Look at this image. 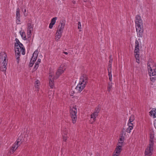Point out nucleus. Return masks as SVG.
<instances>
[{
    "mask_svg": "<svg viewBox=\"0 0 156 156\" xmlns=\"http://www.w3.org/2000/svg\"><path fill=\"white\" fill-rule=\"evenodd\" d=\"M63 138H67V132L66 130H65L64 131H63Z\"/></svg>",
    "mask_w": 156,
    "mask_h": 156,
    "instance_id": "obj_30",
    "label": "nucleus"
},
{
    "mask_svg": "<svg viewBox=\"0 0 156 156\" xmlns=\"http://www.w3.org/2000/svg\"><path fill=\"white\" fill-rule=\"evenodd\" d=\"M119 154H117L115 153V154H114L113 156H119Z\"/></svg>",
    "mask_w": 156,
    "mask_h": 156,
    "instance_id": "obj_41",
    "label": "nucleus"
},
{
    "mask_svg": "<svg viewBox=\"0 0 156 156\" xmlns=\"http://www.w3.org/2000/svg\"><path fill=\"white\" fill-rule=\"evenodd\" d=\"M154 136L153 134H151L150 135V140L149 143H151V142H153L154 143Z\"/></svg>",
    "mask_w": 156,
    "mask_h": 156,
    "instance_id": "obj_26",
    "label": "nucleus"
},
{
    "mask_svg": "<svg viewBox=\"0 0 156 156\" xmlns=\"http://www.w3.org/2000/svg\"><path fill=\"white\" fill-rule=\"evenodd\" d=\"M98 117V112H94L93 114L91 115L90 121H92V123L94 121H95L96 118Z\"/></svg>",
    "mask_w": 156,
    "mask_h": 156,
    "instance_id": "obj_18",
    "label": "nucleus"
},
{
    "mask_svg": "<svg viewBox=\"0 0 156 156\" xmlns=\"http://www.w3.org/2000/svg\"><path fill=\"white\" fill-rule=\"evenodd\" d=\"M63 140L64 141H66L67 140V138H63Z\"/></svg>",
    "mask_w": 156,
    "mask_h": 156,
    "instance_id": "obj_42",
    "label": "nucleus"
},
{
    "mask_svg": "<svg viewBox=\"0 0 156 156\" xmlns=\"http://www.w3.org/2000/svg\"><path fill=\"white\" fill-rule=\"evenodd\" d=\"M40 63L39 62H36L34 67V69H35V70H36L37 69L38 67L39 66V64Z\"/></svg>",
    "mask_w": 156,
    "mask_h": 156,
    "instance_id": "obj_28",
    "label": "nucleus"
},
{
    "mask_svg": "<svg viewBox=\"0 0 156 156\" xmlns=\"http://www.w3.org/2000/svg\"><path fill=\"white\" fill-rule=\"evenodd\" d=\"M154 127H155V128L156 129V122H155L154 123Z\"/></svg>",
    "mask_w": 156,
    "mask_h": 156,
    "instance_id": "obj_45",
    "label": "nucleus"
},
{
    "mask_svg": "<svg viewBox=\"0 0 156 156\" xmlns=\"http://www.w3.org/2000/svg\"><path fill=\"white\" fill-rule=\"evenodd\" d=\"M151 116H153L154 118L156 117V109H153L150 112Z\"/></svg>",
    "mask_w": 156,
    "mask_h": 156,
    "instance_id": "obj_20",
    "label": "nucleus"
},
{
    "mask_svg": "<svg viewBox=\"0 0 156 156\" xmlns=\"http://www.w3.org/2000/svg\"><path fill=\"white\" fill-rule=\"evenodd\" d=\"M15 50L16 58L17 60V63H18L20 60V57L21 55V51L22 55H24L25 53V49L23 45L21 46V45L17 46V45H15Z\"/></svg>",
    "mask_w": 156,
    "mask_h": 156,
    "instance_id": "obj_6",
    "label": "nucleus"
},
{
    "mask_svg": "<svg viewBox=\"0 0 156 156\" xmlns=\"http://www.w3.org/2000/svg\"><path fill=\"white\" fill-rule=\"evenodd\" d=\"M135 119L133 115H131L129 119V122H132Z\"/></svg>",
    "mask_w": 156,
    "mask_h": 156,
    "instance_id": "obj_27",
    "label": "nucleus"
},
{
    "mask_svg": "<svg viewBox=\"0 0 156 156\" xmlns=\"http://www.w3.org/2000/svg\"><path fill=\"white\" fill-rule=\"evenodd\" d=\"M133 127H128L126 129V132L128 133H130L131 130L133 129Z\"/></svg>",
    "mask_w": 156,
    "mask_h": 156,
    "instance_id": "obj_31",
    "label": "nucleus"
},
{
    "mask_svg": "<svg viewBox=\"0 0 156 156\" xmlns=\"http://www.w3.org/2000/svg\"><path fill=\"white\" fill-rule=\"evenodd\" d=\"M65 22L64 21H62L61 22L60 24L58 26V28L57 30L62 32L65 27Z\"/></svg>",
    "mask_w": 156,
    "mask_h": 156,
    "instance_id": "obj_16",
    "label": "nucleus"
},
{
    "mask_svg": "<svg viewBox=\"0 0 156 156\" xmlns=\"http://www.w3.org/2000/svg\"><path fill=\"white\" fill-rule=\"evenodd\" d=\"M112 82H109L108 83V85L107 87V90L108 92H110L111 89L112 88Z\"/></svg>",
    "mask_w": 156,
    "mask_h": 156,
    "instance_id": "obj_22",
    "label": "nucleus"
},
{
    "mask_svg": "<svg viewBox=\"0 0 156 156\" xmlns=\"http://www.w3.org/2000/svg\"><path fill=\"white\" fill-rule=\"evenodd\" d=\"M38 54V51L37 50H36L34 52L33 54V56L32 57L29 64V66L32 67L34 62L36 61L37 58Z\"/></svg>",
    "mask_w": 156,
    "mask_h": 156,
    "instance_id": "obj_11",
    "label": "nucleus"
},
{
    "mask_svg": "<svg viewBox=\"0 0 156 156\" xmlns=\"http://www.w3.org/2000/svg\"><path fill=\"white\" fill-rule=\"evenodd\" d=\"M72 2L73 4H75L76 3V0H73L72 1Z\"/></svg>",
    "mask_w": 156,
    "mask_h": 156,
    "instance_id": "obj_40",
    "label": "nucleus"
},
{
    "mask_svg": "<svg viewBox=\"0 0 156 156\" xmlns=\"http://www.w3.org/2000/svg\"><path fill=\"white\" fill-rule=\"evenodd\" d=\"M40 85V83L39 81L37 80H36L34 83V86L36 89V91H38Z\"/></svg>",
    "mask_w": 156,
    "mask_h": 156,
    "instance_id": "obj_19",
    "label": "nucleus"
},
{
    "mask_svg": "<svg viewBox=\"0 0 156 156\" xmlns=\"http://www.w3.org/2000/svg\"><path fill=\"white\" fill-rule=\"evenodd\" d=\"M154 143L153 142L149 143L148 146L146 149L145 154L146 156H150L152 155L153 151Z\"/></svg>",
    "mask_w": 156,
    "mask_h": 156,
    "instance_id": "obj_9",
    "label": "nucleus"
},
{
    "mask_svg": "<svg viewBox=\"0 0 156 156\" xmlns=\"http://www.w3.org/2000/svg\"><path fill=\"white\" fill-rule=\"evenodd\" d=\"M63 53H64L66 55H67L68 54V53L67 52L64 51L63 52Z\"/></svg>",
    "mask_w": 156,
    "mask_h": 156,
    "instance_id": "obj_43",
    "label": "nucleus"
},
{
    "mask_svg": "<svg viewBox=\"0 0 156 156\" xmlns=\"http://www.w3.org/2000/svg\"><path fill=\"white\" fill-rule=\"evenodd\" d=\"M110 59L109 61V63L108 65H109V64H111V65H112V58H111V56H110Z\"/></svg>",
    "mask_w": 156,
    "mask_h": 156,
    "instance_id": "obj_37",
    "label": "nucleus"
},
{
    "mask_svg": "<svg viewBox=\"0 0 156 156\" xmlns=\"http://www.w3.org/2000/svg\"><path fill=\"white\" fill-rule=\"evenodd\" d=\"M84 2H86L87 0H83Z\"/></svg>",
    "mask_w": 156,
    "mask_h": 156,
    "instance_id": "obj_46",
    "label": "nucleus"
},
{
    "mask_svg": "<svg viewBox=\"0 0 156 156\" xmlns=\"http://www.w3.org/2000/svg\"><path fill=\"white\" fill-rule=\"evenodd\" d=\"M33 30V27L30 23H28L27 24V35L29 38L31 37V32Z\"/></svg>",
    "mask_w": 156,
    "mask_h": 156,
    "instance_id": "obj_13",
    "label": "nucleus"
},
{
    "mask_svg": "<svg viewBox=\"0 0 156 156\" xmlns=\"http://www.w3.org/2000/svg\"><path fill=\"white\" fill-rule=\"evenodd\" d=\"M87 82V77L86 75L83 74L80 79L78 84L76 87V90L78 92H80L85 87Z\"/></svg>",
    "mask_w": 156,
    "mask_h": 156,
    "instance_id": "obj_3",
    "label": "nucleus"
},
{
    "mask_svg": "<svg viewBox=\"0 0 156 156\" xmlns=\"http://www.w3.org/2000/svg\"><path fill=\"white\" fill-rule=\"evenodd\" d=\"M26 9H25V10H24V12H26Z\"/></svg>",
    "mask_w": 156,
    "mask_h": 156,
    "instance_id": "obj_47",
    "label": "nucleus"
},
{
    "mask_svg": "<svg viewBox=\"0 0 156 156\" xmlns=\"http://www.w3.org/2000/svg\"><path fill=\"white\" fill-rule=\"evenodd\" d=\"M66 69V65L65 64H62L58 69L56 73L55 76L54 77H53V74L51 72H49V85L51 88H52L54 87V79H57L61 74L63 73Z\"/></svg>",
    "mask_w": 156,
    "mask_h": 156,
    "instance_id": "obj_1",
    "label": "nucleus"
},
{
    "mask_svg": "<svg viewBox=\"0 0 156 156\" xmlns=\"http://www.w3.org/2000/svg\"><path fill=\"white\" fill-rule=\"evenodd\" d=\"M7 55L4 52L0 53V69L2 71H5L6 66L7 64Z\"/></svg>",
    "mask_w": 156,
    "mask_h": 156,
    "instance_id": "obj_5",
    "label": "nucleus"
},
{
    "mask_svg": "<svg viewBox=\"0 0 156 156\" xmlns=\"http://www.w3.org/2000/svg\"><path fill=\"white\" fill-rule=\"evenodd\" d=\"M77 109L76 106L73 107L70 110V113L72 118V120L73 124L75 123L76 121L77 117L76 114Z\"/></svg>",
    "mask_w": 156,
    "mask_h": 156,
    "instance_id": "obj_10",
    "label": "nucleus"
},
{
    "mask_svg": "<svg viewBox=\"0 0 156 156\" xmlns=\"http://www.w3.org/2000/svg\"><path fill=\"white\" fill-rule=\"evenodd\" d=\"M61 36H59V35H56L55 36V39L56 41H58L59 40V39L61 37Z\"/></svg>",
    "mask_w": 156,
    "mask_h": 156,
    "instance_id": "obj_33",
    "label": "nucleus"
},
{
    "mask_svg": "<svg viewBox=\"0 0 156 156\" xmlns=\"http://www.w3.org/2000/svg\"><path fill=\"white\" fill-rule=\"evenodd\" d=\"M148 69H155L156 67L154 63L151 59L150 60L147 64Z\"/></svg>",
    "mask_w": 156,
    "mask_h": 156,
    "instance_id": "obj_14",
    "label": "nucleus"
},
{
    "mask_svg": "<svg viewBox=\"0 0 156 156\" xmlns=\"http://www.w3.org/2000/svg\"><path fill=\"white\" fill-rule=\"evenodd\" d=\"M124 139L123 136L121 137L117 144V147L115 150V153L119 155L122 151V147L123 145Z\"/></svg>",
    "mask_w": 156,
    "mask_h": 156,
    "instance_id": "obj_8",
    "label": "nucleus"
},
{
    "mask_svg": "<svg viewBox=\"0 0 156 156\" xmlns=\"http://www.w3.org/2000/svg\"><path fill=\"white\" fill-rule=\"evenodd\" d=\"M155 69H148V73L150 76H156V71Z\"/></svg>",
    "mask_w": 156,
    "mask_h": 156,
    "instance_id": "obj_17",
    "label": "nucleus"
},
{
    "mask_svg": "<svg viewBox=\"0 0 156 156\" xmlns=\"http://www.w3.org/2000/svg\"><path fill=\"white\" fill-rule=\"evenodd\" d=\"M62 32H59V31L57 30L56 34V35H59V36H61L62 35Z\"/></svg>",
    "mask_w": 156,
    "mask_h": 156,
    "instance_id": "obj_32",
    "label": "nucleus"
},
{
    "mask_svg": "<svg viewBox=\"0 0 156 156\" xmlns=\"http://www.w3.org/2000/svg\"><path fill=\"white\" fill-rule=\"evenodd\" d=\"M54 25L50 23V24H49V28L50 29H52V28Z\"/></svg>",
    "mask_w": 156,
    "mask_h": 156,
    "instance_id": "obj_38",
    "label": "nucleus"
},
{
    "mask_svg": "<svg viewBox=\"0 0 156 156\" xmlns=\"http://www.w3.org/2000/svg\"><path fill=\"white\" fill-rule=\"evenodd\" d=\"M156 78V76H150V79L151 81L154 82L155 81Z\"/></svg>",
    "mask_w": 156,
    "mask_h": 156,
    "instance_id": "obj_29",
    "label": "nucleus"
},
{
    "mask_svg": "<svg viewBox=\"0 0 156 156\" xmlns=\"http://www.w3.org/2000/svg\"><path fill=\"white\" fill-rule=\"evenodd\" d=\"M20 9L19 8H18L16 9V23L17 24H20Z\"/></svg>",
    "mask_w": 156,
    "mask_h": 156,
    "instance_id": "obj_15",
    "label": "nucleus"
},
{
    "mask_svg": "<svg viewBox=\"0 0 156 156\" xmlns=\"http://www.w3.org/2000/svg\"><path fill=\"white\" fill-rule=\"evenodd\" d=\"M87 82V77L86 75L83 74L80 79L78 84L76 87V90L78 92H80L85 87Z\"/></svg>",
    "mask_w": 156,
    "mask_h": 156,
    "instance_id": "obj_4",
    "label": "nucleus"
},
{
    "mask_svg": "<svg viewBox=\"0 0 156 156\" xmlns=\"http://www.w3.org/2000/svg\"><path fill=\"white\" fill-rule=\"evenodd\" d=\"M52 91H49L48 92V97H49V98H51V97L50 96L52 94Z\"/></svg>",
    "mask_w": 156,
    "mask_h": 156,
    "instance_id": "obj_36",
    "label": "nucleus"
},
{
    "mask_svg": "<svg viewBox=\"0 0 156 156\" xmlns=\"http://www.w3.org/2000/svg\"><path fill=\"white\" fill-rule=\"evenodd\" d=\"M140 45L138 41L137 40H136L135 44L134 54L136 62L138 63H139L140 62Z\"/></svg>",
    "mask_w": 156,
    "mask_h": 156,
    "instance_id": "obj_7",
    "label": "nucleus"
},
{
    "mask_svg": "<svg viewBox=\"0 0 156 156\" xmlns=\"http://www.w3.org/2000/svg\"><path fill=\"white\" fill-rule=\"evenodd\" d=\"M20 143L19 140L16 141L13 145L12 147L10 150V152L11 154L13 153L17 149V147L20 145Z\"/></svg>",
    "mask_w": 156,
    "mask_h": 156,
    "instance_id": "obj_12",
    "label": "nucleus"
},
{
    "mask_svg": "<svg viewBox=\"0 0 156 156\" xmlns=\"http://www.w3.org/2000/svg\"><path fill=\"white\" fill-rule=\"evenodd\" d=\"M128 125L129 127H133V124L132 122H129L128 124Z\"/></svg>",
    "mask_w": 156,
    "mask_h": 156,
    "instance_id": "obj_34",
    "label": "nucleus"
},
{
    "mask_svg": "<svg viewBox=\"0 0 156 156\" xmlns=\"http://www.w3.org/2000/svg\"><path fill=\"white\" fill-rule=\"evenodd\" d=\"M78 28L79 29H80L81 28V25L80 22H79L78 23Z\"/></svg>",
    "mask_w": 156,
    "mask_h": 156,
    "instance_id": "obj_35",
    "label": "nucleus"
},
{
    "mask_svg": "<svg viewBox=\"0 0 156 156\" xmlns=\"http://www.w3.org/2000/svg\"><path fill=\"white\" fill-rule=\"evenodd\" d=\"M136 28L137 34L140 37H142L144 31L141 16L137 15L135 17Z\"/></svg>",
    "mask_w": 156,
    "mask_h": 156,
    "instance_id": "obj_2",
    "label": "nucleus"
},
{
    "mask_svg": "<svg viewBox=\"0 0 156 156\" xmlns=\"http://www.w3.org/2000/svg\"><path fill=\"white\" fill-rule=\"evenodd\" d=\"M112 68H111V64H109V65L108 66V76L109 77L112 76Z\"/></svg>",
    "mask_w": 156,
    "mask_h": 156,
    "instance_id": "obj_21",
    "label": "nucleus"
},
{
    "mask_svg": "<svg viewBox=\"0 0 156 156\" xmlns=\"http://www.w3.org/2000/svg\"><path fill=\"white\" fill-rule=\"evenodd\" d=\"M109 80L110 81V82H112V76L109 77Z\"/></svg>",
    "mask_w": 156,
    "mask_h": 156,
    "instance_id": "obj_39",
    "label": "nucleus"
},
{
    "mask_svg": "<svg viewBox=\"0 0 156 156\" xmlns=\"http://www.w3.org/2000/svg\"><path fill=\"white\" fill-rule=\"evenodd\" d=\"M57 19V17L53 18L51 19V23L54 25L56 22V20Z\"/></svg>",
    "mask_w": 156,
    "mask_h": 156,
    "instance_id": "obj_25",
    "label": "nucleus"
},
{
    "mask_svg": "<svg viewBox=\"0 0 156 156\" xmlns=\"http://www.w3.org/2000/svg\"><path fill=\"white\" fill-rule=\"evenodd\" d=\"M16 43H15V45H17V46L21 45V46H23V44L20 42L19 41L18 39H16Z\"/></svg>",
    "mask_w": 156,
    "mask_h": 156,
    "instance_id": "obj_24",
    "label": "nucleus"
},
{
    "mask_svg": "<svg viewBox=\"0 0 156 156\" xmlns=\"http://www.w3.org/2000/svg\"><path fill=\"white\" fill-rule=\"evenodd\" d=\"M20 33L22 39L24 40H26V38L25 32L23 31H21L20 32Z\"/></svg>",
    "mask_w": 156,
    "mask_h": 156,
    "instance_id": "obj_23",
    "label": "nucleus"
},
{
    "mask_svg": "<svg viewBox=\"0 0 156 156\" xmlns=\"http://www.w3.org/2000/svg\"><path fill=\"white\" fill-rule=\"evenodd\" d=\"M37 62H39V63H40V62H41V59H38L37 60Z\"/></svg>",
    "mask_w": 156,
    "mask_h": 156,
    "instance_id": "obj_44",
    "label": "nucleus"
}]
</instances>
